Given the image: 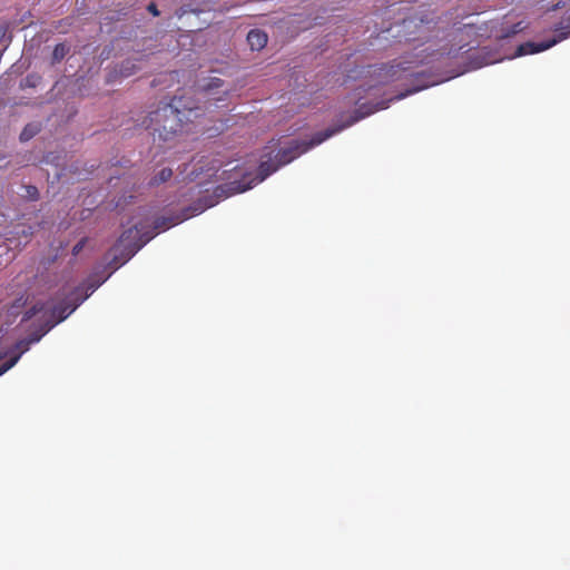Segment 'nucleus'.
Masks as SVG:
<instances>
[{
    "label": "nucleus",
    "mask_w": 570,
    "mask_h": 570,
    "mask_svg": "<svg viewBox=\"0 0 570 570\" xmlns=\"http://www.w3.org/2000/svg\"><path fill=\"white\" fill-rule=\"evenodd\" d=\"M87 244V238L83 237L81 238L73 247H72V255L73 256H77L85 247V245Z\"/></svg>",
    "instance_id": "f3484780"
},
{
    "label": "nucleus",
    "mask_w": 570,
    "mask_h": 570,
    "mask_svg": "<svg viewBox=\"0 0 570 570\" xmlns=\"http://www.w3.org/2000/svg\"><path fill=\"white\" fill-rule=\"evenodd\" d=\"M409 70V67L403 63L382 65L380 67L370 68L367 73L373 79V83H370L365 90H371L377 86H384L393 81H397L404 77V73Z\"/></svg>",
    "instance_id": "0eeeda50"
},
{
    "label": "nucleus",
    "mask_w": 570,
    "mask_h": 570,
    "mask_svg": "<svg viewBox=\"0 0 570 570\" xmlns=\"http://www.w3.org/2000/svg\"><path fill=\"white\" fill-rule=\"evenodd\" d=\"M194 214L184 213L177 218H159L155 222V230L142 232L144 227L135 225L125 230L119 237L117 244L109 250L114 257L110 265L118 267L132 257L144 245H146L159 230H165L176 224L191 217Z\"/></svg>",
    "instance_id": "f257e3e1"
},
{
    "label": "nucleus",
    "mask_w": 570,
    "mask_h": 570,
    "mask_svg": "<svg viewBox=\"0 0 570 570\" xmlns=\"http://www.w3.org/2000/svg\"><path fill=\"white\" fill-rule=\"evenodd\" d=\"M224 86V80L217 77H209L204 79L199 85L198 89L203 94L212 95L215 90L220 89Z\"/></svg>",
    "instance_id": "9b49d317"
},
{
    "label": "nucleus",
    "mask_w": 570,
    "mask_h": 570,
    "mask_svg": "<svg viewBox=\"0 0 570 570\" xmlns=\"http://www.w3.org/2000/svg\"><path fill=\"white\" fill-rule=\"evenodd\" d=\"M279 167L281 166H278L276 159L271 157V154H268L267 160H263L259 164L258 173L256 176H254L250 171L235 166L233 168V175L228 177V179L233 180H230L228 184L217 187L216 193H219V195L224 194L226 197L244 193L256 184L262 183L269 175L275 173Z\"/></svg>",
    "instance_id": "20e7f679"
},
{
    "label": "nucleus",
    "mask_w": 570,
    "mask_h": 570,
    "mask_svg": "<svg viewBox=\"0 0 570 570\" xmlns=\"http://www.w3.org/2000/svg\"><path fill=\"white\" fill-rule=\"evenodd\" d=\"M199 175H200V173H198L195 167L191 169V171L189 174V176H191V179L196 178Z\"/></svg>",
    "instance_id": "5701e85b"
},
{
    "label": "nucleus",
    "mask_w": 570,
    "mask_h": 570,
    "mask_svg": "<svg viewBox=\"0 0 570 570\" xmlns=\"http://www.w3.org/2000/svg\"><path fill=\"white\" fill-rule=\"evenodd\" d=\"M40 340V336H37L30 341H19L16 344V350L18 351L17 354L11 356L9 360L4 361L0 364V375L6 373L8 370H10L20 358L21 354L24 353L29 348V344L33 342H38Z\"/></svg>",
    "instance_id": "1a4fd4ad"
},
{
    "label": "nucleus",
    "mask_w": 570,
    "mask_h": 570,
    "mask_svg": "<svg viewBox=\"0 0 570 570\" xmlns=\"http://www.w3.org/2000/svg\"><path fill=\"white\" fill-rule=\"evenodd\" d=\"M139 69L140 68L137 67V65L135 63L134 60L126 59L120 65L119 73H120L121 77H130V76L135 75Z\"/></svg>",
    "instance_id": "ddd939ff"
},
{
    "label": "nucleus",
    "mask_w": 570,
    "mask_h": 570,
    "mask_svg": "<svg viewBox=\"0 0 570 570\" xmlns=\"http://www.w3.org/2000/svg\"><path fill=\"white\" fill-rule=\"evenodd\" d=\"M438 22L432 14L409 17L402 21L397 37L404 42L424 43L435 36Z\"/></svg>",
    "instance_id": "39448f33"
},
{
    "label": "nucleus",
    "mask_w": 570,
    "mask_h": 570,
    "mask_svg": "<svg viewBox=\"0 0 570 570\" xmlns=\"http://www.w3.org/2000/svg\"><path fill=\"white\" fill-rule=\"evenodd\" d=\"M267 35L258 29H253L247 35V42L252 50H261L267 43Z\"/></svg>",
    "instance_id": "9d476101"
},
{
    "label": "nucleus",
    "mask_w": 570,
    "mask_h": 570,
    "mask_svg": "<svg viewBox=\"0 0 570 570\" xmlns=\"http://www.w3.org/2000/svg\"><path fill=\"white\" fill-rule=\"evenodd\" d=\"M41 81V77L37 73L28 75L22 81L21 87L22 88H35L37 87Z\"/></svg>",
    "instance_id": "4468645a"
},
{
    "label": "nucleus",
    "mask_w": 570,
    "mask_h": 570,
    "mask_svg": "<svg viewBox=\"0 0 570 570\" xmlns=\"http://www.w3.org/2000/svg\"><path fill=\"white\" fill-rule=\"evenodd\" d=\"M193 110V107L183 104V98L174 97L170 102L163 104L150 111L142 125L147 129H153L159 139L167 141L183 130L185 120L189 119L186 111L190 114Z\"/></svg>",
    "instance_id": "f03ea898"
},
{
    "label": "nucleus",
    "mask_w": 570,
    "mask_h": 570,
    "mask_svg": "<svg viewBox=\"0 0 570 570\" xmlns=\"http://www.w3.org/2000/svg\"><path fill=\"white\" fill-rule=\"evenodd\" d=\"M173 176V170L170 168H163L159 174L154 178L153 184L165 183L170 179Z\"/></svg>",
    "instance_id": "2eb2a0df"
},
{
    "label": "nucleus",
    "mask_w": 570,
    "mask_h": 570,
    "mask_svg": "<svg viewBox=\"0 0 570 570\" xmlns=\"http://www.w3.org/2000/svg\"><path fill=\"white\" fill-rule=\"evenodd\" d=\"M387 107V104L385 101H381L380 104L375 105L374 107L367 108L366 111H362L364 108H366L365 105H362L356 111L355 116L351 117L350 121L341 127L337 128H328L324 131L316 132L311 140H292L288 146L279 149L276 155L275 159L278 163V166H284L303 155L304 153L308 151L311 148L322 144L327 138L332 137L343 128H346L360 119L370 116L371 114L384 109Z\"/></svg>",
    "instance_id": "7ed1b4c3"
},
{
    "label": "nucleus",
    "mask_w": 570,
    "mask_h": 570,
    "mask_svg": "<svg viewBox=\"0 0 570 570\" xmlns=\"http://www.w3.org/2000/svg\"><path fill=\"white\" fill-rule=\"evenodd\" d=\"M27 193L31 199H37L39 196V191H38L37 187H35V186H28Z\"/></svg>",
    "instance_id": "a211bd4d"
},
{
    "label": "nucleus",
    "mask_w": 570,
    "mask_h": 570,
    "mask_svg": "<svg viewBox=\"0 0 570 570\" xmlns=\"http://www.w3.org/2000/svg\"><path fill=\"white\" fill-rule=\"evenodd\" d=\"M556 36L548 40V41H541V42H525L523 45H520L517 49V56H524V55H532L538 53L541 51H544L556 43L567 39L570 37V27H558L554 29Z\"/></svg>",
    "instance_id": "6e6552de"
},
{
    "label": "nucleus",
    "mask_w": 570,
    "mask_h": 570,
    "mask_svg": "<svg viewBox=\"0 0 570 570\" xmlns=\"http://www.w3.org/2000/svg\"><path fill=\"white\" fill-rule=\"evenodd\" d=\"M87 297L88 294L77 298L73 304L51 305L49 302H37L24 313L22 320L28 321L38 314H42L43 316L49 314V320L47 321L48 331L56 324L66 320Z\"/></svg>",
    "instance_id": "423d86ee"
},
{
    "label": "nucleus",
    "mask_w": 570,
    "mask_h": 570,
    "mask_svg": "<svg viewBox=\"0 0 570 570\" xmlns=\"http://www.w3.org/2000/svg\"><path fill=\"white\" fill-rule=\"evenodd\" d=\"M36 134H37V128L31 125H28L21 131L20 140L27 141V140L31 139Z\"/></svg>",
    "instance_id": "dca6fc26"
},
{
    "label": "nucleus",
    "mask_w": 570,
    "mask_h": 570,
    "mask_svg": "<svg viewBox=\"0 0 570 570\" xmlns=\"http://www.w3.org/2000/svg\"><path fill=\"white\" fill-rule=\"evenodd\" d=\"M68 52L69 47L66 43L61 42L56 45L52 51L51 63L56 65L60 62L67 56Z\"/></svg>",
    "instance_id": "f8f14e48"
},
{
    "label": "nucleus",
    "mask_w": 570,
    "mask_h": 570,
    "mask_svg": "<svg viewBox=\"0 0 570 570\" xmlns=\"http://www.w3.org/2000/svg\"><path fill=\"white\" fill-rule=\"evenodd\" d=\"M148 10H149V12H151L154 16H158V13H159L155 3H150V4L148 6Z\"/></svg>",
    "instance_id": "6ab92c4d"
},
{
    "label": "nucleus",
    "mask_w": 570,
    "mask_h": 570,
    "mask_svg": "<svg viewBox=\"0 0 570 570\" xmlns=\"http://www.w3.org/2000/svg\"><path fill=\"white\" fill-rule=\"evenodd\" d=\"M415 91H417V89L409 90V91H407V92H405V94H400V95H397V96H396V99H402V98H404L405 96H407L409 94H413V92H415Z\"/></svg>",
    "instance_id": "aec40b11"
},
{
    "label": "nucleus",
    "mask_w": 570,
    "mask_h": 570,
    "mask_svg": "<svg viewBox=\"0 0 570 570\" xmlns=\"http://www.w3.org/2000/svg\"><path fill=\"white\" fill-rule=\"evenodd\" d=\"M100 283H96V284H89L87 289L90 291L91 293L96 291V288L99 286Z\"/></svg>",
    "instance_id": "4be33fe9"
},
{
    "label": "nucleus",
    "mask_w": 570,
    "mask_h": 570,
    "mask_svg": "<svg viewBox=\"0 0 570 570\" xmlns=\"http://www.w3.org/2000/svg\"><path fill=\"white\" fill-rule=\"evenodd\" d=\"M520 29H521V28H520V23H518V24H515V26L513 27V30H512V31H510V32H508V33H507V36L514 35V33H517Z\"/></svg>",
    "instance_id": "412c9836"
}]
</instances>
